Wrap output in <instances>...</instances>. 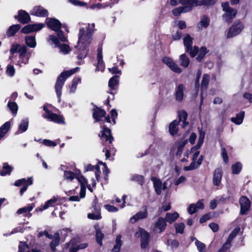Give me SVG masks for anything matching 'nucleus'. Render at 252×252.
Segmentation results:
<instances>
[{"instance_id": "30", "label": "nucleus", "mask_w": 252, "mask_h": 252, "mask_svg": "<svg viewBox=\"0 0 252 252\" xmlns=\"http://www.w3.org/2000/svg\"><path fill=\"white\" fill-rule=\"evenodd\" d=\"M151 180L153 182L155 191L158 194H160L161 192V181L156 177H152Z\"/></svg>"}, {"instance_id": "9", "label": "nucleus", "mask_w": 252, "mask_h": 252, "mask_svg": "<svg viewBox=\"0 0 252 252\" xmlns=\"http://www.w3.org/2000/svg\"><path fill=\"white\" fill-rule=\"evenodd\" d=\"M32 15L37 17H45L48 15V10L41 6H35L30 11Z\"/></svg>"}, {"instance_id": "62", "label": "nucleus", "mask_w": 252, "mask_h": 252, "mask_svg": "<svg viewBox=\"0 0 252 252\" xmlns=\"http://www.w3.org/2000/svg\"><path fill=\"white\" fill-rule=\"evenodd\" d=\"M205 137V132L203 131H200L199 133V136L197 142V147H201L202 145L203 144L204 139Z\"/></svg>"}, {"instance_id": "7", "label": "nucleus", "mask_w": 252, "mask_h": 252, "mask_svg": "<svg viewBox=\"0 0 252 252\" xmlns=\"http://www.w3.org/2000/svg\"><path fill=\"white\" fill-rule=\"evenodd\" d=\"M184 43L186 47L187 51L189 53L192 57H194L198 51V48L194 46L193 49H192V38L189 34H187L184 38Z\"/></svg>"}, {"instance_id": "10", "label": "nucleus", "mask_w": 252, "mask_h": 252, "mask_svg": "<svg viewBox=\"0 0 252 252\" xmlns=\"http://www.w3.org/2000/svg\"><path fill=\"white\" fill-rule=\"evenodd\" d=\"M44 27V24L42 23L29 24L25 26L22 29L21 32L24 33H28L31 32L38 31L41 30Z\"/></svg>"}, {"instance_id": "60", "label": "nucleus", "mask_w": 252, "mask_h": 252, "mask_svg": "<svg viewBox=\"0 0 252 252\" xmlns=\"http://www.w3.org/2000/svg\"><path fill=\"white\" fill-rule=\"evenodd\" d=\"M175 228L177 233H183L185 228V224L183 223L175 224Z\"/></svg>"}, {"instance_id": "44", "label": "nucleus", "mask_w": 252, "mask_h": 252, "mask_svg": "<svg viewBox=\"0 0 252 252\" xmlns=\"http://www.w3.org/2000/svg\"><path fill=\"white\" fill-rule=\"evenodd\" d=\"M7 107L10 109L12 113L15 116L18 111V105L16 103L9 100L7 104Z\"/></svg>"}, {"instance_id": "23", "label": "nucleus", "mask_w": 252, "mask_h": 252, "mask_svg": "<svg viewBox=\"0 0 252 252\" xmlns=\"http://www.w3.org/2000/svg\"><path fill=\"white\" fill-rule=\"evenodd\" d=\"M29 126V121L28 119H24L20 122L18 130L15 132V134L18 135L25 132Z\"/></svg>"}, {"instance_id": "39", "label": "nucleus", "mask_w": 252, "mask_h": 252, "mask_svg": "<svg viewBox=\"0 0 252 252\" xmlns=\"http://www.w3.org/2000/svg\"><path fill=\"white\" fill-rule=\"evenodd\" d=\"M179 216V214L177 212L167 213L165 216V220L168 222L171 223L175 221Z\"/></svg>"}, {"instance_id": "51", "label": "nucleus", "mask_w": 252, "mask_h": 252, "mask_svg": "<svg viewBox=\"0 0 252 252\" xmlns=\"http://www.w3.org/2000/svg\"><path fill=\"white\" fill-rule=\"evenodd\" d=\"M187 140H185L182 141H181L178 143V149L177 151V155L179 156L181 155L182 154V152L183 150V149L186 145V144L187 143Z\"/></svg>"}, {"instance_id": "47", "label": "nucleus", "mask_w": 252, "mask_h": 252, "mask_svg": "<svg viewBox=\"0 0 252 252\" xmlns=\"http://www.w3.org/2000/svg\"><path fill=\"white\" fill-rule=\"evenodd\" d=\"M192 0H169L170 3L173 5H176L179 3L183 4H191L192 5Z\"/></svg>"}, {"instance_id": "40", "label": "nucleus", "mask_w": 252, "mask_h": 252, "mask_svg": "<svg viewBox=\"0 0 252 252\" xmlns=\"http://www.w3.org/2000/svg\"><path fill=\"white\" fill-rule=\"evenodd\" d=\"M78 173H74L70 171H65L63 175L64 178L69 181H72L74 179H76Z\"/></svg>"}, {"instance_id": "45", "label": "nucleus", "mask_w": 252, "mask_h": 252, "mask_svg": "<svg viewBox=\"0 0 252 252\" xmlns=\"http://www.w3.org/2000/svg\"><path fill=\"white\" fill-rule=\"evenodd\" d=\"M59 233H56L54 235V239L50 244V246L53 251H55V248L59 244Z\"/></svg>"}, {"instance_id": "54", "label": "nucleus", "mask_w": 252, "mask_h": 252, "mask_svg": "<svg viewBox=\"0 0 252 252\" xmlns=\"http://www.w3.org/2000/svg\"><path fill=\"white\" fill-rule=\"evenodd\" d=\"M60 49V52L63 53V54H66L70 51L69 46L65 44H59L58 46Z\"/></svg>"}, {"instance_id": "25", "label": "nucleus", "mask_w": 252, "mask_h": 252, "mask_svg": "<svg viewBox=\"0 0 252 252\" xmlns=\"http://www.w3.org/2000/svg\"><path fill=\"white\" fill-rule=\"evenodd\" d=\"M178 117L179 121L178 123L183 127H185L186 126L188 125L189 123L186 121L188 115L186 111H180L178 113Z\"/></svg>"}, {"instance_id": "64", "label": "nucleus", "mask_w": 252, "mask_h": 252, "mask_svg": "<svg viewBox=\"0 0 252 252\" xmlns=\"http://www.w3.org/2000/svg\"><path fill=\"white\" fill-rule=\"evenodd\" d=\"M70 2L75 6H79L81 7L87 5V3L78 0H70Z\"/></svg>"}, {"instance_id": "27", "label": "nucleus", "mask_w": 252, "mask_h": 252, "mask_svg": "<svg viewBox=\"0 0 252 252\" xmlns=\"http://www.w3.org/2000/svg\"><path fill=\"white\" fill-rule=\"evenodd\" d=\"M106 115V112L100 108H97L94 110L93 117L96 121L101 120L102 117Z\"/></svg>"}, {"instance_id": "26", "label": "nucleus", "mask_w": 252, "mask_h": 252, "mask_svg": "<svg viewBox=\"0 0 252 252\" xmlns=\"http://www.w3.org/2000/svg\"><path fill=\"white\" fill-rule=\"evenodd\" d=\"M217 0H201L198 1L197 0H192V6H196L199 5H211L215 3Z\"/></svg>"}, {"instance_id": "33", "label": "nucleus", "mask_w": 252, "mask_h": 252, "mask_svg": "<svg viewBox=\"0 0 252 252\" xmlns=\"http://www.w3.org/2000/svg\"><path fill=\"white\" fill-rule=\"evenodd\" d=\"M119 76L115 75L112 77L109 81L108 85L110 88V93L113 94L112 91L115 89V87L118 84Z\"/></svg>"}, {"instance_id": "16", "label": "nucleus", "mask_w": 252, "mask_h": 252, "mask_svg": "<svg viewBox=\"0 0 252 252\" xmlns=\"http://www.w3.org/2000/svg\"><path fill=\"white\" fill-rule=\"evenodd\" d=\"M240 229L239 227H236L232 231V232L230 234L227 240L224 244L222 247L221 248L222 249H224L225 251H227L228 249H229L231 245V241H232L233 238L235 237L236 235L238 234V233L240 231Z\"/></svg>"}, {"instance_id": "29", "label": "nucleus", "mask_w": 252, "mask_h": 252, "mask_svg": "<svg viewBox=\"0 0 252 252\" xmlns=\"http://www.w3.org/2000/svg\"><path fill=\"white\" fill-rule=\"evenodd\" d=\"M185 86L183 84H180L178 86L176 91V100L181 101L183 100L184 97V90Z\"/></svg>"}, {"instance_id": "5", "label": "nucleus", "mask_w": 252, "mask_h": 252, "mask_svg": "<svg viewBox=\"0 0 252 252\" xmlns=\"http://www.w3.org/2000/svg\"><path fill=\"white\" fill-rule=\"evenodd\" d=\"M135 236L136 238H141V247L142 249L146 248L149 244V233L145 229L140 227L138 231L135 233Z\"/></svg>"}, {"instance_id": "11", "label": "nucleus", "mask_w": 252, "mask_h": 252, "mask_svg": "<svg viewBox=\"0 0 252 252\" xmlns=\"http://www.w3.org/2000/svg\"><path fill=\"white\" fill-rule=\"evenodd\" d=\"M166 226V220L160 217L155 222L153 230L156 233H160L164 231Z\"/></svg>"}, {"instance_id": "49", "label": "nucleus", "mask_w": 252, "mask_h": 252, "mask_svg": "<svg viewBox=\"0 0 252 252\" xmlns=\"http://www.w3.org/2000/svg\"><path fill=\"white\" fill-rule=\"evenodd\" d=\"M210 76L207 74L203 75L202 81L201 84V89H206L209 83Z\"/></svg>"}, {"instance_id": "22", "label": "nucleus", "mask_w": 252, "mask_h": 252, "mask_svg": "<svg viewBox=\"0 0 252 252\" xmlns=\"http://www.w3.org/2000/svg\"><path fill=\"white\" fill-rule=\"evenodd\" d=\"M57 199L55 197H52L51 199L47 201L43 205L41 206L36 210L42 211L46 210L48 208L52 206H55L56 204Z\"/></svg>"}, {"instance_id": "48", "label": "nucleus", "mask_w": 252, "mask_h": 252, "mask_svg": "<svg viewBox=\"0 0 252 252\" xmlns=\"http://www.w3.org/2000/svg\"><path fill=\"white\" fill-rule=\"evenodd\" d=\"M15 73V69L13 65L8 64L5 71L6 74L10 77L14 76Z\"/></svg>"}, {"instance_id": "24", "label": "nucleus", "mask_w": 252, "mask_h": 252, "mask_svg": "<svg viewBox=\"0 0 252 252\" xmlns=\"http://www.w3.org/2000/svg\"><path fill=\"white\" fill-rule=\"evenodd\" d=\"M222 170L220 168L216 169L214 173L213 176V183L216 186H219L220 182L222 178Z\"/></svg>"}, {"instance_id": "58", "label": "nucleus", "mask_w": 252, "mask_h": 252, "mask_svg": "<svg viewBox=\"0 0 252 252\" xmlns=\"http://www.w3.org/2000/svg\"><path fill=\"white\" fill-rule=\"evenodd\" d=\"M104 237L103 234L100 230H97L96 232V240L99 245H102V240Z\"/></svg>"}, {"instance_id": "57", "label": "nucleus", "mask_w": 252, "mask_h": 252, "mask_svg": "<svg viewBox=\"0 0 252 252\" xmlns=\"http://www.w3.org/2000/svg\"><path fill=\"white\" fill-rule=\"evenodd\" d=\"M88 217L92 220H100L101 218L100 213H91L88 214Z\"/></svg>"}, {"instance_id": "53", "label": "nucleus", "mask_w": 252, "mask_h": 252, "mask_svg": "<svg viewBox=\"0 0 252 252\" xmlns=\"http://www.w3.org/2000/svg\"><path fill=\"white\" fill-rule=\"evenodd\" d=\"M206 48L205 47H202L200 49L199 51L198 50L197 53H198V55L196 58L197 61L199 62L201 61L205 55L206 54L207 51Z\"/></svg>"}, {"instance_id": "19", "label": "nucleus", "mask_w": 252, "mask_h": 252, "mask_svg": "<svg viewBox=\"0 0 252 252\" xmlns=\"http://www.w3.org/2000/svg\"><path fill=\"white\" fill-rule=\"evenodd\" d=\"M147 216L148 212L145 209L143 211L137 213L135 215H134L130 219L129 221L132 223H134L139 220H142L147 218Z\"/></svg>"}, {"instance_id": "35", "label": "nucleus", "mask_w": 252, "mask_h": 252, "mask_svg": "<svg viewBox=\"0 0 252 252\" xmlns=\"http://www.w3.org/2000/svg\"><path fill=\"white\" fill-rule=\"evenodd\" d=\"M244 114L245 113L244 111L240 112L236 115L235 117L231 118V121L237 125H240L243 122Z\"/></svg>"}, {"instance_id": "17", "label": "nucleus", "mask_w": 252, "mask_h": 252, "mask_svg": "<svg viewBox=\"0 0 252 252\" xmlns=\"http://www.w3.org/2000/svg\"><path fill=\"white\" fill-rule=\"evenodd\" d=\"M43 117L45 119H48L55 123L59 124H64L63 118L62 116L51 112L46 115H43Z\"/></svg>"}, {"instance_id": "18", "label": "nucleus", "mask_w": 252, "mask_h": 252, "mask_svg": "<svg viewBox=\"0 0 252 252\" xmlns=\"http://www.w3.org/2000/svg\"><path fill=\"white\" fill-rule=\"evenodd\" d=\"M15 18L18 19L21 23H28L30 21L31 18L28 13L24 10H21L18 12V15Z\"/></svg>"}, {"instance_id": "46", "label": "nucleus", "mask_w": 252, "mask_h": 252, "mask_svg": "<svg viewBox=\"0 0 252 252\" xmlns=\"http://www.w3.org/2000/svg\"><path fill=\"white\" fill-rule=\"evenodd\" d=\"M122 246L121 236L118 235L116 239V244L114 245L112 252H119Z\"/></svg>"}, {"instance_id": "1", "label": "nucleus", "mask_w": 252, "mask_h": 252, "mask_svg": "<svg viewBox=\"0 0 252 252\" xmlns=\"http://www.w3.org/2000/svg\"><path fill=\"white\" fill-rule=\"evenodd\" d=\"M94 27V24H88L86 26V29L83 28L79 30L77 46L81 52L78 56L79 59L81 60L84 58L88 54V51L87 48L92 41Z\"/></svg>"}, {"instance_id": "63", "label": "nucleus", "mask_w": 252, "mask_h": 252, "mask_svg": "<svg viewBox=\"0 0 252 252\" xmlns=\"http://www.w3.org/2000/svg\"><path fill=\"white\" fill-rule=\"evenodd\" d=\"M85 171L96 170L99 171V167L96 165L95 166H93L91 164H89L85 167Z\"/></svg>"}, {"instance_id": "3", "label": "nucleus", "mask_w": 252, "mask_h": 252, "mask_svg": "<svg viewBox=\"0 0 252 252\" xmlns=\"http://www.w3.org/2000/svg\"><path fill=\"white\" fill-rule=\"evenodd\" d=\"M200 148V147H197V145H196L191 149L190 151H186V152L184 154L185 157H186L187 158H188L190 153H191L193 154L192 157V162H191L189 166L184 167V170L185 171H189L195 169L202 163L203 159V157L202 156H200L197 159V158L198 157L200 154V151H199V149Z\"/></svg>"}, {"instance_id": "14", "label": "nucleus", "mask_w": 252, "mask_h": 252, "mask_svg": "<svg viewBox=\"0 0 252 252\" xmlns=\"http://www.w3.org/2000/svg\"><path fill=\"white\" fill-rule=\"evenodd\" d=\"M47 26L52 30L58 32L61 28V23L57 19L54 18L46 19Z\"/></svg>"}, {"instance_id": "2", "label": "nucleus", "mask_w": 252, "mask_h": 252, "mask_svg": "<svg viewBox=\"0 0 252 252\" xmlns=\"http://www.w3.org/2000/svg\"><path fill=\"white\" fill-rule=\"evenodd\" d=\"M79 69L78 67H76L69 70L63 72L58 77L55 85V91L58 98V101L60 102L62 95V90L66 79L78 71Z\"/></svg>"}, {"instance_id": "20", "label": "nucleus", "mask_w": 252, "mask_h": 252, "mask_svg": "<svg viewBox=\"0 0 252 252\" xmlns=\"http://www.w3.org/2000/svg\"><path fill=\"white\" fill-rule=\"evenodd\" d=\"M101 136L103 140H105V142L109 141V144H111L113 140V138L111 135L110 130L104 126L102 127Z\"/></svg>"}, {"instance_id": "6", "label": "nucleus", "mask_w": 252, "mask_h": 252, "mask_svg": "<svg viewBox=\"0 0 252 252\" xmlns=\"http://www.w3.org/2000/svg\"><path fill=\"white\" fill-rule=\"evenodd\" d=\"M30 57L31 53L27 52L26 47L22 46L19 50V59L17 64L20 66L26 64L28 63Z\"/></svg>"}, {"instance_id": "42", "label": "nucleus", "mask_w": 252, "mask_h": 252, "mask_svg": "<svg viewBox=\"0 0 252 252\" xmlns=\"http://www.w3.org/2000/svg\"><path fill=\"white\" fill-rule=\"evenodd\" d=\"M25 41L27 45L31 48H34L36 46V43L34 36H27L25 37Z\"/></svg>"}, {"instance_id": "55", "label": "nucleus", "mask_w": 252, "mask_h": 252, "mask_svg": "<svg viewBox=\"0 0 252 252\" xmlns=\"http://www.w3.org/2000/svg\"><path fill=\"white\" fill-rule=\"evenodd\" d=\"M195 245L199 252H204L205 251L206 247L204 243L199 241L198 240H196L195 242Z\"/></svg>"}, {"instance_id": "12", "label": "nucleus", "mask_w": 252, "mask_h": 252, "mask_svg": "<svg viewBox=\"0 0 252 252\" xmlns=\"http://www.w3.org/2000/svg\"><path fill=\"white\" fill-rule=\"evenodd\" d=\"M162 62L165 64H166L173 71L178 73H180L182 72V69L170 58L166 57H164L162 59Z\"/></svg>"}, {"instance_id": "31", "label": "nucleus", "mask_w": 252, "mask_h": 252, "mask_svg": "<svg viewBox=\"0 0 252 252\" xmlns=\"http://www.w3.org/2000/svg\"><path fill=\"white\" fill-rule=\"evenodd\" d=\"M34 206L35 205L34 204L28 205L26 207H24L18 210L17 214H24L25 216H27L30 214V212L33 209Z\"/></svg>"}, {"instance_id": "50", "label": "nucleus", "mask_w": 252, "mask_h": 252, "mask_svg": "<svg viewBox=\"0 0 252 252\" xmlns=\"http://www.w3.org/2000/svg\"><path fill=\"white\" fill-rule=\"evenodd\" d=\"M19 252H31L30 249L28 245L25 243L20 242L19 245Z\"/></svg>"}, {"instance_id": "41", "label": "nucleus", "mask_w": 252, "mask_h": 252, "mask_svg": "<svg viewBox=\"0 0 252 252\" xmlns=\"http://www.w3.org/2000/svg\"><path fill=\"white\" fill-rule=\"evenodd\" d=\"M12 170V167L11 166L9 165L7 163H4L2 170L0 171V175L5 176L7 174H9Z\"/></svg>"}, {"instance_id": "38", "label": "nucleus", "mask_w": 252, "mask_h": 252, "mask_svg": "<svg viewBox=\"0 0 252 252\" xmlns=\"http://www.w3.org/2000/svg\"><path fill=\"white\" fill-rule=\"evenodd\" d=\"M81 79L79 77H76L74 78L72 80V85L70 86L69 93H74L77 88L78 84L81 83Z\"/></svg>"}, {"instance_id": "43", "label": "nucleus", "mask_w": 252, "mask_h": 252, "mask_svg": "<svg viewBox=\"0 0 252 252\" xmlns=\"http://www.w3.org/2000/svg\"><path fill=\"white\" fill-rule=\"evenodd\" d=\"M180 63L182 66L187 67L189 64L190 61L189 58L185 54H183L180 56Z\"/></svg>"}, {"instance_id": "32", "label": "nucleus", "mask_w": 252, "mask_h": 252, "mask_svg": "<svg viewBox=\"0 0 252 252\" xmlns=\"http://www.w3.org/2000/svg\"><path fill=\"white\" fill-rule=\"evenodd\" d=\"M210 24V19L206 15L203 16L200 21L198 24L197 27L199 29H202L203 28H206L208 27Z\"/></svg>"}, {"instance_id": "34", "label": "nucleus", "mask_w": 252, "mask_h": 252, "mask_svg": "<svg viewBox=\"0 0 252 252\" xmlns=\"http://www.w3.org/2000/svg\"><path fill=\"white\" fill-rule=\"evenodd\" d=\"M178 124L179 123L175 120L170 123L169 126V131L171 135H174L178 131Z\"/></svg>"}, {"instance_id": "59", "label": "nucleus", "mask_w": 252, "mask_h": 252, "mask_svg": "<svg viewBox=\"0 0 252 252\" xmlns=\"http://www.w3.org/2000/svg\"><path fill=\"white\" fill-rule=\"evenodd\" d=\"M22 46L17 44H12L10 50L11 54H14L17 52L19 53V50L22 48Z\"/></svg>"}, {"instance_id": "37", "label": "nucleus", "mask_w": 252, "mask_h": 252, "mask_svg": "<svg viewBox=\"0 0 252 252\" xmlns=\"http://www.w3.org/2000/svg\"><path fill=\"white\" fill-rule=\"evenodd\" d=\"M21 26L19 24L13 25L10 26L7 31V35L8 36H12L16 33L20 29Z\"/></svg>"}, {"instance_id": "56", "label": "nucleus", "mask_w": 252, "mask_h": 252, "mask_svg": "<svg viewBox=\"0 0 252 252\" xmlns=\"http://www.w3.org/2000/svg\"><path fill=\"white\" fill-rule=\"evenodd\" d=\"M132 180L137 182L139 184L142 185L144 183V177L142 175H134L131 177Z\"/></svg>"}, {"instance_id": "13", "label": "nucleus", "mask_w": 252, "mask_h": 252, "mask_svg": "<svg viewBox=\"0 0 252 252\" xmlns=\"http://www.w3.org/2000/svg\"><path fill=\"white\" fill-rule=\"evenodd\" d=\"M78 182L80 184L81 189L80 192V198L85 197L86 195V186L87 185V181L85 177L78 174L76 179Z\"/></svg>"}, {"instance_id": "15", "label": "nucleus", "mask_w": 252, "mask_h": 252, "mask_svg": "<svg viewBox=\"0 0 252 252\" xmlns=\"http://www.w3.org/2000/svg\"><path fill=\"white\" fill-rule=\"evenodd\" d=\"M239 202L241 205L240 214H245L249 210L251 206V202L249 199L245 196L241 197Z\"/></svg>"}, {"instance_id": "36", "label": "nucleus", "mask_w": 252, "mask_h": 252, "mask_svg": "<svg viewBox=\"0 0 252 252\" xmlns=\"http://www.w3.org/2000/svg\"><path fill=\"white\" fill-rule=\"evenodd\" d=\"M10 123L9 122L5 123L3 125L1 126L0 127V139H1L7 132L10 128Z\"/></svg>"}, {"instance_id": "52", "label": "nucleus", "mask_w": 252, "mask_h": 252, "mask_svg": "<svg viewBox=\"0 0 252 252\" xmlns=\"http://www.w3.org/2000/svg\"><path fill=\"white\" fill-rule=\"evenodd\" d=\"M232 172L233 174H237L240 173L242 169V164L240 162H237L232 166Z\"/></svg>"}, {"instance_id": "61", "label": "nucleus", "mask_w": 252, "mask_h": 252, "mask_svg": "<svg viewBox=\"0 0 252 252\" xmlns=\"http://www.w3.org/2000/svg\"><path fill=\"white\" fill-rule=\"evenodd\" d=\"M48 41L50 42V43L55 44L56 47L59 46L60 42L57 37L54 35H50L49 37Z\"/></svg>"}, {"instance_id": "8", "label": "nucleus", "mask_w": 252, "mask_h": 252, "mask_svg": "<svg viewBox=\"0 0 252 252\" xmlns=\"http://www.w3.org/2000/svg\"><path fill=\"white\" fill-rule=\"evenodd\" d=\"M32 182L33 180L32 177L28 178V180L23 178L16 181L14 183V185L17 187L23 186V187L20 190V193L22 195L27 189L28 187L31 185Z\"/></svg>"}, {"instance_id": "4", "label": "nucleus", "mask_w": 252, "mask_h": 252, "mask_svg": "<svg viewBox=\"0 0 252 252\" xmlns=\"http://www.w3.org/2000/svg\"><path fill=\"white\" fill-rule=\"evenodd\" d=\"M244 28V24L240 21L234 23L229 29L226 37L227 38L233 37L241 33Z\"/></svg>"}, {"instance_id": "21", "label": "nucleus", "mask_w": 252, "mask_h": 252, "mask_svg": "<svg viewBox=\"0 0 252 252\" xmlns=\"http://www.w3.org/2000/svg\"><path fill=\"white\" fill-rule=\"evenodd\" d=\"M183 7H178L173 10V14L175 16H179L181 13L187 12L190 11L192 9L193 6L191 4H186Z\"/></svg>"}, {"instance_id": "28", "label": "nucleus", "mask_w": 252, "mask_h": 252, "mask_svg": "<svg viewBox=\"0 0 252 252\" xmlns=\"http://www.w3.org/2000/svg\"><path fill=\"white\" fill-rule=\"evenodd\" d=\"M237 10L233 9L224 13L223 15V19L227 22H230L236 16Z\"/></svg>"}]
</instances>
